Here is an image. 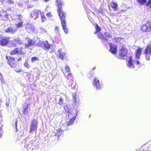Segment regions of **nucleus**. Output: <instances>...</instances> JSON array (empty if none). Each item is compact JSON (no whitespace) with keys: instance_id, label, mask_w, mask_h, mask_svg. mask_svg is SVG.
<instances>
[{"instance_id":"nucleus-19","label":"nucleus","mask_w":151,"mask_h":151,"mask_svg":"<svg viewBox=\"0 0 151 151\" xmlns=\"http://www.w3.org/2000/svg\"><path fill=\"white\" fill-rule=\"evenodd\" d=\"M128 63L127 66L128 67H129V68H134V66L132 62V58L131 56H130L129 58V60L128 61Z\"/></svg>"},{"instance_id":"nucleus-45","label":"nucleus","mask_w":151,"mask_h":151,"mask_svg":"<svg viewBox=\"0 0 151 151\" xmlns=\"http://www.w3.org/2000/svg\"><path fill=\"white\" fill-rule=\"evenodd\" d=\"M86 12H87L88 14V13H89L91 16L94 15V13L93 12H91V11H90V12H88L87 11H86Z\"/></svg>"},{"instance_id":"nucleus-34","label":"nucleus","mask_w":151,"mask_h":151,"mask_svg":"<svg viewBox=\"0 0 151 151\" xmlns=\"http://www.w3.org/2000/svg\"><path fill=\"white\" fill-rule=\"evenodd\" d=\"M146 0H138L137 1L141 4H143L146 2Z\"/></svg>"},{"instance_id":"nucleus-31","label":"nucleus","mask_w":151,"mask_h":151,"mask_svg":"<svg viewBox=\"0 0 151 151\" xmlns=\"http://www.w3.org/2000/svg\"><path fill=\"white\" fill-rule=\"evenodd\" d=\"M39 60V58L36 57H32L31 59V60L32 62H35V61H37Z\"/></svg>"},{"instance_id":"nucleus-4","label":"nucleus","mask_w":151,"mask_h":151,"mask_svg":"<svg viewBox=\"0 0 151 151\" xmlns=\"http://www.w3.org/2000/svg\"><path fill=\"white\" fill-rule=\"evenodd\" d=\"M39 45L41 47H42L43 49L47 51H48L50 50V52L51 53H52L54 50V49L53 46L50 44L47 41L42 42H40L39 44Z\"/></svg>"},{"instance_id":"nucleus-57","label":"nucleus","mask_w":151,"mask_h":151,"mask_svg":"<svg viewBox=\"0 0 151 151\" xmlns=\"http://www.w3.org/2000/svg\"><path fill=\"white\" fill-rule=\"evenodd\" d=\"M1 36L0 35V38H1Z\"/></svg>"},{"instance_id":"nucleus-47","label":"nucleus","mask_w":151,"mask_h":151,"mask_svg":"<svg viewBox=\"0 0 151 151\" xmlns=\"http://www.w3.org/2000/svg\"><path fill=\"white\" fill-rule=\"evenodd\" d=\"M33 11L31 12V16L32 17H34L35 16V14H33Z\"/></svg>"},{"instance_id":"nucleus-25","label":"nucleus","mask_w":151,"mask_h":151,"mask_svg":"<svg viewBox=\"0 0 151 151\" xmlns=\"http://www.w3.org/2000/svg\"><path fill=\"white\" fill-rule=\"evenodd\" d=\"M24 66L27 68L28 69L30 67L28 63V60L27 59L26 60L24 64Z\"/></svg>"},{"instance_id":"nucleus-9","label":"nucleus","mask_w":151,"mask_h":151,"mask_svg":"<svg viewBox=\"0 0 151 151\" xmlns=\"http://www.w3.org/2000/svg\"><path fill=\"white\" fill-rule=\"evenodd\" d=\"M27 31L29 33H34L35 29L33 25L29 23H27L25 27Z\"/></svg>"},{"instance_id":"nucleus-8","label":"nucleus","mask_w":151,"mask_h":151,"mask_svg":"<svg viewBox=\"0 0 151 151\" xmlns=\"http://www.w3.org/2000/svg\"><path fill=\"white\" fill-rule=\"evenodd\" d=\"M93 85L96 88V90H99L102 87L101 84L100 83L99 79L97 77L94 78Z\"/></svg>"},{"instance_id":"nucleus-15","label":"nucleus","mask_w":151,"mask_h":151,"mask_svg":"<svg viewBox=\"0 0 151 151\" xmlns=\"http://www.w3.org/2000/svg\"><path fill=\"white\" fill-rule=\"evenodd\" d=\"M26 39L28 42V44H25V45L26 47H29L34 44V42L29 38H26Z\"/></svg>"},{"instance_id":"nucleus-36","label":"nucleus","mask_w":151,"mask_h":151,"mask_svg":"<svg viewBox=\"0 0 151 151\" xmlns=\"http://www.w3.org/2000/svg\"><path fill=\"white\" fill-rule=\"evenodd\" d=\"M65 70L66 72H68L70 71V68L67 65H65Z\"/></svg>"},{"instance_id":"nucleus-39","label":"nucleus","mask_w":151,"mask_h":151,"mask_svg":"<svg viewBox=\"0 0 151 151\" xmlns=\"http://www.w3.org/2000/svg\"><path fill=\"white\" fill-rule=\"evenodd\" d=\"M8 15L7 14L4 15V16L3 15V18L4 19H3L2 20H6L8 19Z\"/></svg>"},{"instance_id":"nucleus-32","label":"nucleus","mask_w":151,"mask_h":151,"mask_svg":"<svg viewBox=\"0 0 151 151\" xmlns=\"http://www.w3.org/2000/svg\"><path fill=\"white\" fill-rule=\"evenodd\" d=\"M98 37L99 38L101 39L102 40L104 39L105 38L104 37L103 35L100 33L98 34Z\"/></svg>"},{"instance_id":"nucleus-48","label":"nucleus","mask_w":151,"mask_h":151,"mask_svg":"<svg viewBox=\"0 0 151 151\" xmlns=\"http://www.w3.org/2000/svg\"><path fill=\"white\" fill-rule=\"evenodd\" d=\"M3 19H4L3 18V15L0 14V20H2Z\"/></svg>"},{"instance_id":"nucleus-46","label":"nucleus","mask_w":151,"mask_h":151,"mask_svg":"<svg viewBox=\"0 0 151 151\" xmlns=\"http://www.w3.org/2000/svg\"><path fill=\"white\" fill-rule=\"evenodd\" d=\"M0 79L1 81V82L3 81V76L0 73Z\"/></svg>"},{"instance_id":"nucleus-50","label":"nucleus","mask_w":151,"mask_h":151,"mask_svg":"<svg viewBox=\"0 0 151 151\" xmlns=\"http://www.w3.org/2000/svg\"><path fill=\"white\" fill-rule=\"evenodd\" d=\"M17 120H16V122H15V127L16 130H17Z\"/></svg>"},{"instance_id":"nucleus-24","label":"nucleus","mask_w":151,"mask_h":151,"mask_svg":"<svg viewBox=\"0 0 151 151\" xmlns=\"http://www.w3.org/2000/svg\"><path fill=\"white\" fill-rule=\"evenodd\" d=\"M41 20L42 22H44L46 20V18L45 16L44 15V14L43 13H41Z\"/></svg>"},{"instance_id":"nucleus-52","label":"nucleus","mask_w":151,"mask_h":151,"mask_svg":"<svg viewBox=\"0 0 151 151\" xmlns=\"http://www.w3.org/2000/svg\"><path fill=\"white\" fill-rule=\"evenodd\" d=\"M5 1V0H0V2L2 3H4V1Z\"/></svg>"},{"instance_id":"nucleus-55","label":"nucleus","mask_w":151,"mask_h":151,"mask_svg":"<svg viewBox=\"0 0 151 151\" xmlns=\"http://www.w3.org/2000/svg\"><path fill=\"white\" fill-rule=\"evenodd\" d=\"M49 7L48 6H47L46 8V9H47Z\"/></svg>"},{"instance_id":"nucleus-53","label":"nucleus","mask_w":151,"mask_h":151,"mask_svg":"<svg viewBox=\"0 0 151 151\" xmlns=\"http://www.w3.org/2000/svg\"><path fill=\"white\" fill-rule=\"evenodd\" d=\"M39 0H32V1H34V2H35V1H38Z\"/></svg>"},{"instance_id":"nucleus-17","label":"nucleus","mask_w":151,"mask_h":151,"mask_svg":"<svg viewBox=\"0 0 151 151\" xmlns=\"http://www.w3.org/2000/svg\"><path fill=\"white\" fill-rule=\"evenodd\" d=\"M141 29L143 31L148 32L150 31L149 27V23H147L143 25Z\"/></svg>"},{"instance_id":"nucleus-27","label":"nucleus","mask_w":151,"mask_h":151,"mask_svg":"<svg viewBox=\"0 0 151 151\" xmlns=\"http://www.w3.org/2000/svg\"><path fill=\"white\" fill-rule=\"evenodd\" d=\"M104 35L105 36L107 37L108 38H109V39L112 37L111 35L107 32H105L104 33Z\"/></svg>"},{"instance_id":"nucleus-5","label":"nucleus","mask_w":151,"mask_h":151,"mask_svg":"<svg viewBox=\"0 0 151 151\" xmlns=\"http://www.w3.org/2000/svg\"><path fill=\"white\" fill-rule=\"evenodd\" d=\"M1 32H9L12 33H14L16 31V27L12 26V27L11 26H7V28H6V26L4 24H2L1 26Z\"/></svg>"},{"instance_id":"nucleus-29","label":"nucleus","mask_w":151,"mask_h":151,"mask_svg":"<svg viewBox=\"0 0 151 151\" xmlns=\"http://www.w3.org/2000/svg\"><path fill=\"white\" fill-rule=\"evenodd\" d=\"M55 32L58 35H60V34L59 32V27L58 26L56 27L55 28Z\"/></svg>"},{"instance_id":"nucleus-54","label":"nucleus","mask_w":151,"mask_h":151,"mask_svg":"<svg viewBox=\"0 0 151 151\" xmlns=\"http://www.w3.org/2000/svg\"><path fill=\"white\" fill-rule=\"evenodd\" d=\"M48 1H49V0H44V1L45 2H47Z\"/></svg>"},{"instance_id":"nucleus-11","label":"nucleus","mask_w":151,"mask_h":151,"mask_svg":"<svg viewBox=\"0 0 151 151\" xmlns=\"http://www.w3.org/2000/svg\"><path fill=\"white\" fill-rule=\"evenodd\" d=\"M22 48L19 47L15 48L12 51L10 52V54L11 55H13L16 54H20L22 53Z\"/></svg>"},{"instance_id":"nucleus-26","label":"nucleus","mask_w":151,"mask_h":151,"mask_svg":"<svg viewBox=\"0 0 151 151\" xmlns=\"http://www.w3.org/2000/svg\"><path fill=\"white\" fill-rule=\"evenodd\" d=\"M95 29H96V31L94 32V33L96 34L98 32H99L101 30V29L100 27H99V26L97 24L95 26Z\"/></svg>"},{"instance_id":"nucleus-58","label":"nucleus","mask_w":151,"mask_h":151,"mask_svg":"<svg viewBox=\"0 0 151 151\" xmlns=\"http://www.w3.org/2000/svg\"><path fill=\"white\" fill-rule=\"evenodd\" d=\"M91 115H90L89 116V117H91Z\"/></svg>"},{"instance_id":"nucleus-43","label":"nucleus","mask_w":151,"mask_h":151,"mask_svg":"<svg viewBox=\"0 0 151 151\" xmlns=\"http://www.w3.org/2000/svg\"><path fill=\"white\" fill-rule=\"evenodd\" d=\"M22 23L21 22L19 23H18L17 24V26L18 27H20L22 26Z\"/></svg>"},{"instance_id":"nucleus-7","label":"nucleus","mask_w":151,"mask_h":151,"mask_svg":"<svg viewBox=\"0 0 151 151\" xmlns=\"http://www.w3.org/2000/svg\"><path fill=\"white\" fill-rule=\"evenodd\" d=\"M144 54L146 59L148 60H149L151 55V44L147 45L145 50Z\"/></svg>"},{"instance_id":"nucleus-10","label":"nucleus","mask_w":151,"mask_h":151,"mask_svg":"<svg viewBox=\"0 0 151 151\" xmlns=\"http://www.w3.org/2000/svg\"><path fill=\"white\" fill-rule=\"evenodd\" d=\"M8 63L12 68H15L17 67V64L14 58L13 57H11L8 60Z\"/></svg>"},{"instance_id":"nucleus-14","label":"nucleus","mask_w":151,"mask_h":151,"mask_svg":"<svg viewBox=\"0 0 151 151\" xmlns=\"http://www.w3.org/2000/svg\"><path fill=\"white\" fill-rule=\"evenodd\" d=\"M127 50L126 48L122 46L119 51V55L121 57L125 56L127 54Z\"/></svg>"},{"instance_id":"nucleus-21","label":"nucleus","mask_w":151,"mask_h":151,"mask_svg":"<svg viewBox=\"0 0 151 151\" xmlns=\"http://www.w3.org/2000/svg\"><path fill=\"white\" fill-rule=\"evenodd\" d=\"M66 56V53L65 52H63L62 53H59V58L62 60H63L65 58Z\"/></svg>"},{"instance_id":"nucleus-12","label":"nucleus","mask_w":151,"mask_h":151,"mask_svg":"<svg viewBox=\"0 0 151 151\" xmlns=\"http://www.w3.org/2000/svg\"><path fill=\"white\" fill-rule=\"evenodd\" d=\"M33 142V140H31L29 142L25 141L24 143L25 144L24 145V148H25L26 150H28L32 146Z\"/></svg>"},{"instance_id":"nucleus-42","label":"nucleus","mask_w":151,"mask_h":151,"mask_svg":"<svg viewBox=\"0 0 151 151\" xmlns=\"http://www.w3.org/2000/svg\"><path fill=\"white\" fill-rule=\"evenodd\" d=\"M22 70L21 68H18L15 69V71L17 73H19Z\"/></svg>"},{"instance_id":"nucleus-13","label":"nucleus","mask_w":151,"mask_h":151,"mask_svg":"<svg viewBox=\"0 0 151 151\" xmlns=\"http://www.w3.org/2000/svg\"><path fill=\"white\" fill-rule=\"evenodd\" d=\"M9 38L6 37L0 40V45L4 46L7 45L9 42Z\"/></svg>"},{"instance_id":"nucleus-37","label":"nucleus","mask_w":151,"mask_h":151,"mask_svg":"<svg viewBox=\"0 0 151 151\" xmlns=\"http://www.w3.org/2000/svg\"><path fill=\"white\" fill-rule=\"evenodd\" d=\"M66 77L68 80L71 79L72 78V74L70 73H68L67 76Z\"/></svg>"},{"instance_id":"nucleus-49","label":"nucleus","mask_w":151,"mask_h":151,"mask_svg":"<svg viewBox=\"0 0 151 151\" xmlns=\"http://www.w3.org/2000/svg\"><path fill=\"white\" fill-rule=\"evenodd\" d=\"M149 23V27L150 28V31H151V22H148Z\"/></svg>"},{"instance_id":"nucleus-51","label":"nucleus","mask_w":151,"mask_h":151,"mask_svg":"<svg viewBox=\"0 0 151 151\" xmlns=\"http://www.w3.org/2000/svg\"><path fill=\"white\" fill-rule=\"evenodd\" d=\"M58 52L60 53H62V49L61 48H59L58 50Z\"/></svg>"},{"instance_id":"nucleus-44","label":"nucleus","mask_w":151,"mask_h":151,"mask_svg":"<svg viewBox=\"0 0 151 151\" xmlns=\"http://www.w3.org/2000/svg\"><path fill=\"white\" fill-rule=\"evenodd\" d=\"M126 11V10L124 9H122L119 12V14L122 13L123 12H125Z\"/></svg>"},{"instance_id":"nucleus-40","label":"nucleus","mask_w":151,"mask_h":151,"mask_svg":"<svg viewBox=\"0 0 151 151\" xmlns=\"http://www.w3.org/2000/svg\"><path fill=\"white\" fill-rule=\"evenodd\" d=\"M76 94L74 93L72 95V96L73 99V101L75 102H76Z\"/></svg>"},{"instance_id":"nucleus-28","label":"nucleus","mask_w":151,"mask_h":151,"mask_svg":"<svg viewBox=\"0 0 151 151\" xmlns=\"http://www.w3.org/2000/svg\"><path fill=\"white\" fill-rule=\"evenodd\" d=\"M146 5L150 9H151V0H149L147 2Z\"/></svg>"},{"instance_id":"nucleus-18","label":"nucleus","mask_w":151,"mask_h":151,"mask_svg":"<svg viewBox=\"0 0 151 151\" xmlns=\"http://www.w3.org/2000/svg\"><path fill=\"white\" fill-rule=\"evenodd\" d=\"M2 122V116L1 114H0V138L1 137L3 134V131L2 130L3 124Z\"/></svg>"},{"instance_id":"nucleus-35","label":"nucleus","mask_w":151,"mask_h":151,"mask_svg":"<svg viewBox=\"0 0 151 151\" xmlns=\"http://www.w3.org/2000/svg\"><path fill=\"white\" fill-rule=\"evenodd\" d=\"M8 3L10 6H13L14 4V2L12 0H9L8 1Z\"/></svg>"},{"instance_id":"nucleus-33","label":"nucleus","mask_w":151,"mask_h":151,"mask_svg":"<svg viewBox=\"0 0 151 151\" xmlns=\"http://www.w3.org/2000/svg\"><path fill=\"white\" fill-rule=\"evenodd\" d=\"M40 32L41 33H44L46 32V30L43 28L40 27Z\"/></svg>"},{"instance_id":"nucleus-16","label":"nucleus","mask_w":151,"mask_h":151,"mask_svg":"<svg viewBox=\"0 0 151 151\" xmlns=\"http://www.w3.org/2000/svg\"><path fill=\"white\" fill-rule=\"evenodd\" d=\"M110 6L114 11L117 10L118 5L116 2L111 1L110 4Z\"/></svg>"},{"instance_id":"nucleus-22","label":"nucleus","mask_w":151,"mask_h":151,"mask_svg":"<svg viewBox=\"0 0 151 151\" xmlns=\"http://www.w3.org/2000/svg\"><path fill=\"white\" fill-rule=\"evenodd\" d=\"M28 105H26V107H24L23 110L22 111L23 113L25 115L27 114L28 112Z\"/></svg>"},{"instance_id":"nucleus-3","label":"nucleus","mask_w":151,"mask_h":151,"mask_svg":"<svg viewBox=\"0 0 151 151\" xmlns=\"http://www.w3.org/2000/svg\"><path fill=\"white\" fill-rule=\"evenodd\" d=\"M142 48H139L135 50L134 54L135 57L133 61L135 64L138 65L139 68L140 66V58L142 54Z\"/></svg>"},{"instance_id":"nucleus-56","label":"nucleus","mask_w":151,"mask_h":151,"mask_svg":"<svg viewBox=\"0 0 151 151\" xmlns=\"http://www.w3.org/2000/svg\"><path fill=\"white\" fill-rule=\"evenodd\" d=\"M62 72L63 73H64V75L65 76V73H63V69H62Z\"/></svg>"},{"instance_id":"nucleus-6","label":"nucleus","mask_w":151,"mask_h":151,"mask_svg":"<svg viewBox=\"0 0 151 151\" xmlns=\"http://www.w3.org/2000/svg\"><path fill=\"white\" fill-rule=\"evenodd\" d=\"M38 122L35 119H33L31 122L30 127V133H32L37 130Z\"/></svg>"},{"instance_id":"nucleus-41","label":"nucleus","mask_w":151,"mask_h":151,"mask_svg":"<svg viewBox=\"0 0 151 151\" xmlns=\"http://www.w3.org/2000/svg\"><path fill=\"white\" fill-rule=\"evenodd\" d=\"M47 16L50 19H51L52 17V15L50 12H49L46 14Z\"/></svg>"},{"instance_id":"nucleus-30","label":"nucleus","mask_w":151,"mask_h":151,"mask_svg":"<svg viewBox=\"0 0 151 151\" xmlns=\"http://www.w3.org/2000/svg\"><path fill=\"white\" fill-rule=\"evenodd\" d=\"M120 40L121 39L119 37L115 38L113 40V42H115L116 43L119 42H120Z\"/></svg>"},{"instance_id":"nucleus-2","label":"nucleus","mask_w":151,"mask_h":151,"mask_svg":"<svg viewBox=\"0 0 151 151\" xmlns=\"http://www.w3.org/2000/svg\"><path fill=\"white\" fill-rule=\"evenodd\" d=\"M102 44L105 45L106 47H108L109 45L110 47L109 50L110 52L114 54H115L117 53V49L116 47V45L111 42V40L108 38H105L101 41Z\"/></svg>"},{"instance_id":"nucleus-23","label":"nucleus","mask_w":151,"mask_h":151,"mask_svg":"<svg viewBox=\"0 0 151 151\" xmlns=\"http://www.w3.org/2000/svg\"><path fill=\"white\" fill-rule=\"evenodd\" d=\"M42 13L39 10H35L33 11L32 13L35 14V16H37L40 14H41V13Z\"/></svg>"},{"instance_id":"nucleus-38","label":"nucleus","mask_w":151,"mask_h":151,"mask_svg":"<svg viewBox=\"0 0 151 151\" xmlns=\"http://www.w3.org/2000/svg\"><path fill=\"white\" fill-rule=\"evenodd\" d=\"M63 99H62V98L61 97H60L59 99L58 104L60 105H61L63 104Z\"/></svg>"},{"instance_id":"nucleus-59","label":"nucleus","mask_w":151,"mask_h":151,"mask_svg":"<svg viewBox=\"0 0 151 151\" xmlns=\"http://www.w3.org/2000/svg\"><path fill=\"white\" fill-rule=\"evenodd\" d=\"M19 44H21V42H20V43H19Z\"/></svg>"},{"instance_id":"nucleus-1","label":"nucleus","mask_w":151,"mask_h":151,"mask_svg":"<svg viewBox=\"0 0 151 151\" xmlns=\"http://www.w3.org/2000/svg\"><path fill=\"white\" fill-rule=\"evenodd\" d=\"M58 6V12L60 18L61 19V24L63 28V30L66 33H67L68 30L66 28V25L65 23V13L63 12L61 9L62 6L63 4V2L62 0H56Z\"/></svg>"},{"instance_id":"nucleus-20","label":"nucleus","mask_w":151,"mask_h":151,"mask_svg":"<svg viewBox=\"0 0 151 151\" xmlns=\"http://www.w3.org/2000/svg\"><path fill=\"white\" fill-rule=\"evenodd\" d=\"M76 118V116H74L68 122L67 124L68 126H69L71 124H72Z\"/></svg>"}]
</instances>
